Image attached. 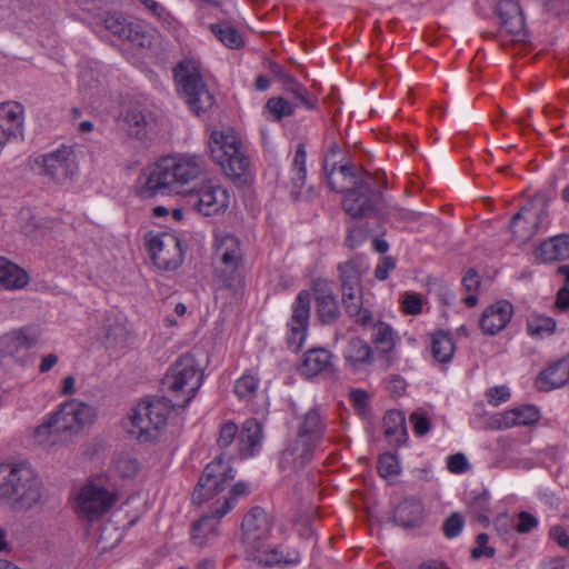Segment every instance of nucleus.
Instances as JSON below:
<instances>
[{"label": "nucleus", "instance_id": "nucleus-1", "mask_svg": "<svg viewBox=\"0 0 569 569\" xmlns=\"http://www.w3.org/2000/svg\"><path fill=\"white\" fill-rule=\"evenodd\" d=\"M202 171L200 158L196 156L163 157L140 174L138 194L149 199L159 193H188L189 189L184 187L199 178Z\"/></svg>", "mask_w": 569, "mask_h": 569}, {"label": "nucleus", "instance_id": "nucleus-2", "mask_svg": "<svg viewBox=\"0 0 569 569\" xmlns=\"http://www.w3.org/2000/svg\"><path fill=\"white\" fill-rule=\"evenodd\" d=\"M46 488L36 469L27 461L0 463V503L13 512H28L41 506Z\"/></svg>", "mask_w": 569, "mask_h": 569}, {"label": "nucleus", "instance_id": "nucleus-3", "mask_svg": "<svg viewBox=\"0 0 569 569\" xmlns=\"http://www.w3.org/2000/svg\"><path fill=\"white\" fill-rule=\"evenodd\" d=\"M339 174L343 181L336 182L339 186H345L341 191L345 192L341 206L348 216L353 219L370 216L381 218L383 216V194L381 191L375 190V183L386 188L383 173L372 174L365 171L363 174H359L351 163H345L339 167Z\"/></svg>", "mask_w": 569, "mask_h": 569}, {"label": "nucleus", "instance_id": "nucleus-4", "mask_svg": "<svg viewBox=\"0 0 569 569\" xmlns=\"http://www.w3.org/2000/svg\"><path fill=\"white\" fill-rule=\"evenodd\" d=\"M242 543L249 558L266 567L289 561L278 547H271L267 541L270 533V522L266 511L260 507L252 508L242 520Z\"/></svg>", "mask_w": 569, "mask_h": 569}, {"label": "nucleus", "instance_id": "nucleus-5", "mask_svg": "<svg viewBox=\"0 0 569 569\" xmlns=\"http://www.w3.org/2000/svg\"><path fill=\"white\" fill-rule=\"evenodd\" d=\"M203 373L192 355L180 356L168 369L162 387L169 397H164L171 407L186 408L200 389Z\"/></svg>", "mask_w": 569, "mask_h": 569}, {"label": "nucleus", "instance_id": "nucleus-6", "mask_svg": "<svg viewBox=\"0 0 569 569\" xmlns=\"http://www.w3.org/2000/svg\"><path fill=\"white\" fill-rule=\"evenodd\" d=\"M94 419V409L82 402H64L33 431L39 443L48 441L51 435H74Z\"/></svg>", "mask_w": 569, "mask_h": 569}, {"label": "nucleus", "instance_id": "nucleus-7", "mask_svg": "<svg viewBox=\"0 0 569 569\" xmlns=\"http://www.w3.org/2000/svg\"><path fill=\"white\" fill-rule=\"evenodd\" d=\"M173 76L187 104L194 114L200 116L212 108L214 98L209 92L196 61L190 59L180 61L173 68Z\"/></svg>", "mask_w": 569, "mask_h": 569}, {"label": "nucleus", "instance_id": "nucleus-8", "mask_svg": "<svg viewBox=\"0 0 569 569\" xmlns=\"http://www.w3.org/2000/svg\"><path fill=\"white\" fill-rule=\"evenodd\" d=\"M171 403L163 397L153 401H141L130 415V433L140 442H148L157 438L159 431L166 426L172 409Z\"/></svg>", "mask_w": 569, "mask_h": 569}, {"label": "nucleus", "instance_id": "nucleus-9", "mask_svg": "<svg viewBox=\"0 0 569 569\" xmlns=\"http://www.w3.org/2000/svg\"><path fill=\"white\" fill-rule=\"evenodd\" d=\"M210 157L232 180L241 179L249 167V160L240 149L236 136L223 131H213L208 140Z\"/></svg>", "mask_w": 569, "mask_h": 569}, {"label": "nucleus", "instance_id": "nucleus-10", "mask_svg": "<svg viewBox=\"0 0 569 569\" xmlns=\"http://www.w3.org/2000/svg\"><path fill=\"white\" fill-rule=\"evenodd\" d=\"M234 477L233 468L228 460H224L223 455H220L206 466L193 490L192 502L202 505L204 501L213 498L230 486Z\"/></svg>", "mask_w": 569, "mask_h": 569}, {"label": "nucleus", "instance_id": "nucleus-11", "mask_svg": "<svg viewBox=\"0 0 569 569\" xmlns=\"http://www.w3.org/2000/svg\"><path fill=\"white\" fill-rule=\"evenodd\" d=\"M34 163L39 169V174L49 178L57 184L72 180L78 171L74 150L68 146H61L57 150L38 156Z\"/></svg>", "mask_w": 569, "mask_h": 569}, {"label": "nucleus", "instance_id": "nucleus-12", "mask_svg": "<svg viewBox=\"0 0 569 569\" xmlns=\"http://www.w3.org/2000/svg\"><path fill=\"white\" fill-rule=\"evenodd\" d=\"M129 137L141 142H151L158 136L162 127V119L151 107L134 104L124 116Z\"/></svg>", "mask_w": 569, "mask_h": 569}, {"label": "nucleus", "instance_id": "nucleus-13", "mask_svg": "<svg viewBox=\"0 0 569 569\" xmlns=\"http://www.w3.org/2000/svg\"><path fill=\"white\" fill-rule=\"evenodd\" d=\"M216 271L219 278L226 284L228 282L238 281L240 284L241 279L239 274V267L242 260V251L238 238L232 234H223L217 239L216 244Z\"/></svg>", "mask_w": 569, "mask_h": 569}, {"label": "nucleus", "instance_id": "nucleus-14", "mask_svg": "<svg viewBox=\"0 0 569 569\" xmlns=\"http://www.w3.org/2000/svg\"><path fill=\"white\" fill-rule=\"evenodd\" d=\"M148 251L154 266L164 271L176 270L183 261L181 241L171 233L152 236L147 240Z\"/></svg>", "mask_w": 569, "mask_h": 569}, {"label": "nucleus", "instance_id": "nucleus-15", "mask_svg": "<svg viewBox=\"0 0 569 569\" xmlns=\"http://www.w3.org/2000/svg\"><path fill=\"white\" fill-rule=\"evenodd\" d=\"M229 199L228 191L214 184L190 189L187 193V204L206 217L224 212L229 206Z\"/></svg>", "mask_w": 569, "mask_h": 569}, {"label": "nucleus", "instance_id": "nucleus-16", "mask_svg": "<svg viewBox=\"0 0 569 569\" xmlns=\"http://www.w3.org/2000/svg\"><path fill=\"white\" fill-rule=\"evenodd\" d=\"M116 498L108 490L93 485L81 488L77 496L76 510L80 518L94 521L114 503Z\"/></svg>", "mask_w": 569, "mask_h": 569}, {"label": "nucleus", "instance_id": "nucleus-17", "mask_svg": "<svg viewBox=\"0 0 569 569\" xmlns=\"http://www.w3.org/2000/svg\"><path fill=\"white\" fill-rule=\"evenodd\" d=\"M310 315V293L307 290L300 291L293 307L291 320L288 323L289 335L287 338L288 347L298 352L306 340Z\"/></svg>", "mask_w": 569, "mask_h": 569}, {"label": "nucleus", "instance_id": "nucleus-18", "mask_svg": "<svg viewBox=\"0 0 569 569\" xmlns=\"http://www.w3.org/2000/svg\"><path fill=\"white\" fill-rule=\"evenodd\" d=\"M231 509V501L227 500L217 507L210 515H204L193 522L191 527V541L198 548L211 546L219 536L220 519Z\"/></svg>", "mask_w": 569, "mask_h": 569}, {"label": "nucleus", "instance_id": "nucleus-19", "mask_svg": "<svg viewBox=\"0 0 569 569\" xmlns=\"http://www.w3.org/2000/svg\"><path fill=\"white\" fill-rule=\"evenodd\" d=\"M317 447V445L299 439V437L295 436L281 452L279 467L283 471H297L306 467L312 460Z\"/></svg>", "mask_w": 569, "mask_h": 569}, {"label": "nucleus", "instance_id": "nucleus-20", "mask_svg": "<svg viewBox=\"0 0 569 569\" xmlns=\"http://www.w3.org/2000/svg\"><path fill=\"white\" fill-rule=\"evenodd\" d=\"M40 338L38 329L22 328L11 331L0 338V359L18 358L21 350L36 346Z\"/></svg>", "mask_w": 569, "mask_h": 569}, {"label": "nucleus", "instance_id": "nucleus-21", "mask_svg": "<svg viewBox=\"0 0 569 569\" xmlns=\"http://www.w3.org/2000/svg\"><path fill=\"white\" fill-rule=\"evenodd\" d=\"M512 312V305L507 300L490 305L483 310L479 320L482 332L490 336L500 332L511 320Z\"/></svg>", "mask_w": 569, "mask_h": 569}, {"label": "nucleus", "instance_id": "nucleus-22", "mask_svg": "<svg viewBox=\"0 0 569 569\" xmlns=\"http://www.w3.org/2000/svg\"><path fill=\"white\" fill-rule=\"evenodd\" d=\"M342 303L346 312L363 328L372 323L373 315L363 300L362 287H342Z\"/></svg>", "mask_w": 569, "mask_h": 569}, {"label": "nucleus", "instance_id": "nucleus-23", "mask_svg": "<svg viewBox=\"0 0 569 569\" xmlns=\"http://www.w3.org/2000/svg\"><path fill=\"white\" fill-rule=\"evenodd\" d=\"M326 431V423L316 408L297 417L295 436L319 446Z\"/></svg>", "mask_w": 569, "mask_h": 569}, {"label": "nucleus", "instance_id": "nucleus-24", "mask_svg": "<svg viewBox=\"0 0 569 569\" xmlns=\"http://www.w3.org/2000/svg\"><path fill=\"white\" fill-rule=\"evenodd\" d=\"M540 217L533 214V204L528 203L516 213L510 222V229L513 238L520 243L529 241L538 231Z\"/></svg>", "mask_w": 569, "mask_h": 569}, {"label": "nucleus", "instance_id": "nucleus-25", "mask_svg": "<svg viewBox=\"0 0 569 569\" xmlns=\"http://www.w3.org/2000/svg\"><path fill=\"white\" fill-rule=\"evenodd\" d=\"M306 160L307 152L303 143H299L295 153L293 162H292V172L291 177V196L295 200H310L313 197V187L310 186L306 193L302 192V187L306 183Z\"/></svg>", "mask_w": 569, "mask_h": 569}, {"label": "nucleus", "instance_id": "nucleus-26", "mask_svg": "<svg viewBox=\"0 0 569 569\" xmlns=\"http://www.w3.org/2000/svg\"><path fill=\"white\" fill-rule=\"evenodd\" d=\"M569 382V361L566 359L559 360L549 366L538 376L536 380L537 388L540 391H550L556 388H561Z\"/></svg>", "mask_w": 569, "mask_h": 569}, {"label": "nucleus", "instance_id": "nucleus-27", "mask_svg": "<svg viewBox=\"0 0 569 569\" xmlns=\"http://www.w3.org/2000/svg\"><path fill=\"white\" fill-rule=\"evenodd\" d=\"M536 260L550 262L569 258V234H559L549 238L537 248Z\"/></svg>", "mask_w": 569, "mask_h": 569}, {"label": "nucleus", "instance_id": "nucleus-28", "mask_svg": "<svg viewBox=\"0 0 569 569\" xmlns=\"http://www.w3.org/2000/svg\"><path fill=\"white\" fill-rule=\"evenodd\" d=\"M497 14L506 30L516 37H520L525 30V18L520 6L512 0H502L497 6Z\"/></svg>", "mask_w": 569, "mask_h": 569}, {"label": "nucleus", "instance_id": "nucleus-29", "mask_svg": "<svg viewBox=\"0 0 569 569\" xmlns=\"http://www.w3.org/2000/svg\"><path fill=\"white\" fill-rule=\"evenodd\" d=\"M393 520L403 528H413L423 520V507L419 500L405 499L393 511Z\"/></svg>", "mask_w": 569, "mask_h": 569}, {"label": "nucleus", "instance_id": "nucleus-30", "mask_svg": "<svg viewBox=\"0 0 569 569\" xmlns=\"http://www.w3.org/2000/svg\"><path fill=\"white\" fill-rule=\"evenodd\" d=\"M262 440V426L256 419H248L239 435V452L241 457L253 456Z\"/></svg>", "mask_w": 569, "mask_h": 569}, {"label": "nucleus", "instance_id": "nucleus-31", "mask_svg": "<svg viewBox=\"0 0 569 569\" xmlns=\"http://www.w3.org/2000/svg\"><path fill=\"white\" fill-rule=\"evenodd\" d=\"M539 410L533 406L515 408L503 412L497 420L498 427L508 429L515 426H529L539 420Z\"/></svg>", "mask_w": 569, "mask_h": 569}, {"label": "nucleus", "instance_id": "nucleus-32", "mask_svg": "<svg viewBox=\"0 0 569 569\" xmlns=\"http://www.w3.org/2000/svg\"><path fill=\"white\" fill-rule=\"evenodd\" d=\"M106 343L110 347L123 346L130 331L124 319L118 315H108L102 325Z\"/></svg>", "mask_w": 569, "mask_h": 569}, {"label": "nucleus", "instance_id": "nucleus-33", "mask_svg": "<svg viewBox=\"0 0 569 569\" xmlns=\"http://www.w3.org/2000/svg\"><path fill=\"white\" fill-rule=\"evenodd\" d=\"M331 365V353L323 348H316L307 351L303 356L300 371L307 377H313L329 368Z\"/></svg>", "mask_w": 569, "mask_h": 569}, {"label": "nucleus", "instance_id": "nucleus-34", "mask_svg": "<svg viewBox=\"0 0 569 569\" xmlns=\"http://www.w3.org/2000/svg\"><path fill=\"white\" fill-rule=\"evenodd\" d=\"M104 27L112 34L119 37L120 39L143 46L142 39L144 36L137 28H134L132 23H128L126 19L121 17L108 16L104 19Z\"/></svg>", "mask_w": 569, "mask_h": 569}, {"label": "nucleus", "instance_id": "nucleus-35", "mask_svg": "<svg viewBox=\"0 0 569 569\" xmlns=\"http://www.w3.org/2000/svg\"><path fill=\"white\" fill-rule=\"evenodd\" d=\"M385 436L390 441L401 445L407 440L406 418L400 410H389L383 417Z\"/></svg>", "mask_w": 569, "mask_h": 569}, {"label": "nucleus", "instance_id": "nucleus-36", "mask_svg": "<svg viewBox=\"0 0 569 569\" xmlns=\"http://www.w3.org/2000/svg\"><path fill=\"white\" fill-rule=\"evenodd\" d=\"M371 355L372 350L368 342L358 337H353L349 340L343 352L345 360L352 367L369 363Z\"/></svg>", "mask_w": 569, "mask_h": 569}, {"label": "nucleus", "instance_id": "nucleus-37", "mask_svg": "<svg viewBox=\"0 0 569 569\" xmlns=\"http://www.w3.org/2000/svg\"><path fill=\"white\" fill-rule=\"evenodd\" d=\"M556 328L557 322L551 317L533 312L527 318L528 335L535 339H542L553 335Z\"/></svg>", "mask_w": 569, "mask_h": 569}, {"label": "nucleus", "instance_id": "nucleus-38", "mask_svg": "<svg viewBox=\"0 0 569 569\" xmlns=\"http://www.w3.org/2000/svg\"><path fill=\"white\" fill-rule=\"evenodd\" d=\"M316 311L320 321L326 325L333 323L340 316L336 298L331 293L321 292L316 297Z\"/></svg>", "mask_w": 569, "mask_h": 569}, {"label": "nucleus", "instance_id": "nucleus-39", "mask_svg": "<svg viewBox=\"0 0 569 569\" xmlns=\"http://www.w3.org/2000/svg\"><path fill=\"white\" fill-rule=\"evenodd\" d=\"M369 327L372 329L371 341L373 345L385 353L390 352L396 345L395 331L391 326L382 321L375 322L372 320Z\"/></svg>", "mask_w": 569, "mask_h": 569}, {"label": "nucleus", "instance_id": "nucleus-40", "mask_svg": "<svg viewBox=\"0 0 569 569\" xmlns=\"http://www.w3.org/2000/svg\"><path fill=\"white\" fill-rule=\"evenodd\" d=\"M29 281V274L24 269L0 257V284H28Z\"/></svg>", "mask_w": 569, "mask_h": 569}, {"label": "nucleus", "instance_id": "nucleus-41", "mask_svg": "<svg viewBox=\"0 0 569 569\" xmlns=\"http://www.w3.org/2000/svg\"><path fill=\"white\" fill-rule=\"evenodd\" d=\"M455 352V345L451 337L443 331L432 335L431 353L439 362H448Z\"/></svg>", "mask_w": 569, "mask_h": 569}, {"label": "nucleus", "instance_id": "nucleus-42", "mask_svg": "<svg viewBox=\"0 0 569 569\" xmlns=\"http://www.w3.org/2000/svg\"><path fill=\"white\" fill-rule=\"evenodd\" d=\"M341 284H359L368 267L361 258H355L339 267Z\"/></svg>", "mask_w": 569, "mask_h": 569}, {"label": "nucleus", "instance_id": "nucleus-43", "mask_svg": "<svg viewBox=\"0 0 569 569\" xmlns=\"http://www.w3.org/2000/svg\"><path fill=\"white\" fill-rule=\"evenodd\" d=\"M211 32L228 48L238 49L243 46V40L238 30L228 23H213Z\"/></svg>", "mask_w": 569, "mask_h": 569}, {"label": "nucleus", "instance_id": "nucleus-44", "mask_svg": "<svg viewBox=\"0 0 569 569\" xmlns=\"http://www.w3.org/2000/svg\"><path fill=\"white\" fill-rule=\"evenodd\" d=\"M286 90L292 94V97L297 100V103L293 104L295 108L302 106L309 110H312L317 106V100L313 99L308 90L300 84L295 78H292L286 86Z\"/></svg>", "mask_w": 569, "mask_h": 569}, {"label": "nucleus", "instance_id": "nucleus-45", "mask_svg": "<svg viewBox=\"0 0 569 569\" xmlns=\"http://www.w3.org/2000/svg\"><path fill=\"white\" fill-rule=\"evenodd\" d=\"M339 152V146L333 142L329 149V152L323 158V173L326 176L327 184L331 191H342L345 186H339L335 178L333 172L336 170L337 162L332 161L336 154Z\"/></svg>", "mask_w": 569, "mask_h": 569}, {"label": "nucleus", "instance_id": "nucleus-46", "mask_svg": "<svg viewBox=\"0 0 569 569\" xmlns=\"http://www.w3.org/2000/svg\"><path fill=\"white\" fill-rule=\"evenodd\" d=\"M373 232H377V230L369 228L367 223H355L348 228L345 243L348 248L355 249L363 243Z\"/></svg>", "mask_w": 569, "mask_h": 569}, {"label": "nucleus", "instance_id": "nucleus-47", "mask_svg": "<svg viewBox=\"0 0 569 569\" xmlns=\"http://www.w3.org/2000/svg\"><path fill=\"white\" fill-rule=\"evenodd\" d=\"M264 108L273 116L274 120L278 121L284 117L292 116L295 110V106L282 97H273L268 99Z\"/></svg>", "mask_w": 569, "mask_h": 569}, {"label": "nucleus", "instance_id": "nucleus-48", "mask_svg": "<svg viewBox=\"0 0 569 569\" xmlns=\"http://www.w3.org/2000/svg\"><path fill=\"white\" fill-rule=\"evenodd\" d=\"M0 114H2L12 128L22 129L23 107L18 102H6L0 104Z\"/></svg>", "mask_w": 569, "mask_h": 569}, {"label": "nucleus", "instance_id": "nucleus-49", "mask_svg": "<svg viewBox=\"0 0 569 569\" xmlns=\"http://www.w3.org/2000/svg\"><path fill=\"white\" fill-rule=\"evenodd\" d=\"M400 305L405 315L417 316L422 311V296L407 291L401 296Z\"/></svg>", "mask_w": 569, "mask_h": 569}, {"label": "nucleus", "instance_id": "nucleus-50", "mask_svg": "<svg viewBox=\"0 0 569 569\" xmlns=\"http://www.w3.org/2000/svg\"><path fill=\"white\" fill-rule=\"evenodd\" d=\"M258 387V380L251 375H243L234 382V393L240 399L250 398L254 395Z\"/></svg>", "mask_w": 569, "mask_h": 569}, {"label": "nucleus", "instance_id": "nucleus-51", "mask_svg": "<svg viewBox=\"0 0 569 569\" xmlns=\"http://www.w3.org/2000/svg\"><path fill=\"white\" fill-rule=\"evenodd\" d=\"M400 471L397 457L392 453H383L378 461V472L382 478L398 475Z\"/></svg>", "mask_w": 569, "mask_h": 569}, {"label": "nucleus", "instance_id": "nucleus-52", "mask_svg": "<svg viewBox=\"0 0 569 569\" xmlns=\"http://www.w3.org/2000/svg\"><path fill=\"white\" fill-rule=\"evenodd\" d=\"M81 91L83 97L91 103L98 102L101 89L98 80H93L90 73L82 74V87Z\"/></svg>", "mask_w": 569, "mask_h": 569}, {"label": "nucleus", "instance_id": "nucleus-53", "mask_svg": "<svg viewBox=\"0 0 569 569\" xmlns=\"http://www.w3.org/2000/svg\"><path fill=\"white\" fill-rule=\"evenodd\" d=\"M238 433V427L232 421L223 423L219 429L217 443L220 449L228 448L234 440Z\"/></svg>", "mask_w": 569, "mask_h": 569}, {"label": "nucleus", "instance_id": "nucleus-54", "mask_svg": "<svg viewBox=\"0 0 569 569\" xmlns=\"http://www.w3.org/2000/svg\"><path fill=\"white\" fill-rule=\"evenodd\" d=\"M463 523V517L458 512H453L443 523L442 529L445 536L449 539L457 537L460 533Z\"/></svg>", "mask_w": 569, "mask_h": 569}, {"label": "nucleus", "instance_id": "nucleus-55", "mask_svg": "<svg viewBox=\"0 0 569 569\" xmlns=\"http://www.w3.org/2000/svg\"><path fill=\"white\" fill-rule=\"evenodd\" d=\"M489 537L487 533H479L476 538L477 547L472 549L471 557L478 559L480 557L491 558L495 556V549L487 546Z\"/></svg>", "mask_w": 569, "mask_h": 569}, {"label": "nucleus", "instance_id": "nucleus-56", "mask_svg": "<svg viewBox=\"0 0 569 569\" xmlns=\"http://www.w3.org/2000/svg\"><path fill=\"white\" fill-rule=\"evenodd\" d=\"M139 463L137 459L129 456H121L117 460V469L123 478H130L138 471Z\"/></svg>", "mask_w": 569, "mask_h": 569}, {"label": "nucleus", "instance_id": "nucleus-57", "mask_svg": "<svg viewBox=\"0 0 569 569\" xmlns=\"http://www.w3.org/2000/svg\"><path fill=\"white\" fill-rule=\"evenodd\" d=\"M160 21L171 23L172 17L167 9L156 0H139Z\"/></svg>", "mask_w": 569, "mask_h": 569}, {"label": "nucleus", "instance_id": "nucleus-58", "mask_svg": "<svg viewBox=\"0 0 569 569\" xmlns=\"http://www.w3.org/2000/svg\"><path fill=\"white\" fill-rule=\"evenodd\" d=\"M469 467L466 456L461 452L448 457L447 468L452 473H463Z\"/></svg>", "mask_w": 569, "mask_h": 569}, {"label": "nucleus", "instance_id": "nucleus-59", "mask_svg": "<svg viewBox=\"0 0 569 569\" xmlns=\"http://www.w3.org/2000/svg\"><path fill=\"white\" fill-rule=\"evenodd\" d=\"M537 526L538 519L533 515L527 511H520L518 515V523L515 526V529L519 533H528Z\"/></svg>", "mask_w": 569, "mask_h": 569}, {"label": "nucleus", "instance_id": "nucleus-60", "mask_svg": "<svg viewBox=\"0 0 569 569\" xmlns=\"http://www.w3.org/2000/svg\"><path fill=\"white\" fill-rule=\"evenodd\" d=\"M509 397L510 392L506 386H496L487 390L488 401L493 406H499L507 401Z\"/></svg>", "mask_w": 569, "mask_h": 569}, {"label": "nucleus", "instance_id": "nucleus-61", "mask_svg": "<svg viewBox=\"0 0 569 569\" xmlns=\"http://www.w3.org/2000/svg\"><path fill=\"white\" fill-rule=\"evenodd\" d=\"M409 420L413 425L415 432L418 436L421 437V436H425V435H427L429 432V430H430V420L426 416L420 415L418 412H413L409 417Z\"/></svg>", "mask_w": 569, "mask_h": 569}, {"label": "nucleus", "instance_id": "nucleus-62", "mask_svg": "<svg viewBox=\"0 0 569 569\" xmlns=\"http://www.w3.org/2000/svg\"><path fill=\"white\" fill-rule=\"evenodd\" d=\"M395 268V261L391 257H383L381 262L376 267L375 276L379 281L388 278L389 270Z\"/></svg>", "mask_w": 569, "mask_h": 569}, {"label": "nucleus", "instance_id": "nucleus-63", "mask_svg": "<svg viewBox=\"0 0 569 569\" xmlns=\"http://www.w3.org/2000/svg\"><path fill=\"white\" fill-rule=\"evenodd\" d=\"M549 536L561 548H569V535L566 532L563 527H561V526H553L550 529V531H549Z\"/></svg>", "mask_w": 569, "mask_h": 569}, {"label": "nucleus", "instance_id": "nucleus-64", "mask_svg": "<svg viewBox=\"0 0 569 569\" xmlns=\"http://www.w3.org/2000/svg\"><path fill=\"white\" fill-rule=\"evenodd\" d=\"M555 306L561 312L569 311V287L560 288L556 296Z\"/></svg>", "mask_w": 569, "mask_h": 569}]
</instances>
